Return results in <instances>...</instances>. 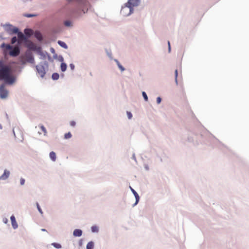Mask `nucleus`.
<instances>
[{
  "label": "nucleus",
  "instance_id": "nucleus-14",
  "mask_svg": "<svg viewBox=\"0 0 249 249\" xmlns=\"http://www.w3.org/2000/svg\"><path fill=\"white\" fill-rule=\"evenodd\" d=\"M90 230L92 233H98L99 231V227L96 225L92 226Z\"/></svg>",
  "mask_w": 249,
  "mask_h": 249
},
{
  "label": "nucleus",
  "instance_id": "nucleus-22",
  "mask_svg": "<svg viewBox=\"0 0 249 249\" xmlns=\"http://www.w3.org/2000/svg\"><path fill=\"white\" fill-rule=\"evenodd\" d=\"M36 206L37 209L38 211L39 212V213L41 214H43V211L38 202H36Z\"/></svg>",
  "mask_w": 249,
  "mask_h": 249
},
{
  "label": "nucleus",
  "instance_id": "nucleus-30",
  "mask_svg": "<svg viewBox=\"0 0 249 249\" xmlns=\"http://www.w3.org/2000/svg\"><path fill=\"white\" fill-rule=\"evenodd\" d=\"M17 41V38L16 36H14V37H12V38L11 39V43L12 44H13L15 43Z\"/></svg>",
  "mask_w": 249,
  "mask_h": 249
},
{
  "label": "nucleus",
  "instance_id": "nucleus-3",
  "mask_svg": "<svg viewBox=\"0 0 249 249\" xmlns=\"http://www.w3.org/2000/svg\"><path fill=\"white\" fill-rule=\"evenodd\" d=\"M11 68L9 66H5L0 69V78H10L9 77Z\"/></svg>",
  "mask_w": 249,
  "mask_h": 249
},
{
  "label": "nucleus",
  "instance_id": "nucleus-13",
  "mask_svg": "<svg viewBox=\"0 0 249 249\" xmlns=\"http://www.w3.org/2000/svg\"><path fill=\"white\" fill-rule=\"evenodd\" d=\"M94 242L92 241H90L87 243L86 246V249H94Z\"/></svg>",
  "mask_w": 249,
  "mask_h": 249
},
{
  "label": "nucleus",
  "instance_id": "nucleus-18",
  "mask_svg": "<svg viewBox=\"0 0 249 249\" xmlns=\"http://www.w3.org/2000/svg\"><path fill=\"white\" fill-rule=\"evenodd\" d=\"M58 43L62 47H63V48H64L65 49H67L68 48V46H67V44L64 42H63V41H60V40H59L58 41Z\"/></svg>",
  "mask_w": 249,
  "mask_h": 249
},
{
  "label": "nucleus",
  "instance_id": "nucleus-21",
  "mask_svg": "<svg viewBox=\"0 0 249 249\" xmlns=\"http://www.w3.org/2000/svg\"><path fill=\"white\" fill-rule=\"evenodd\" d=\"M72 134L70 132H69L68 133H66L64 134V139H69L71 138Z\"/></svg>",
  "mask_w": 249,
  "mask_h": 249
},
{
  "label": "nucleus",
  "instance_id": "nucleus-42",
  "mask_svg": "<svg viewBox=\"0 0 249 249\" xmlns=\"http://www.w3.org/2000/svg\"><path fill=\"white\" fill-rule=\"evenodd\" d=\"M178 70H176L175 71V76L176 78H177L178 77Z\"/></svg>",
  "mask_w": 249,
  "mask_h": 249
},
{
  "label": "nucleus",
  "instance_id": "nucleus-40",
  "mask_svg": "<svg viewBox=\"0 0 249 249\" xmlns=\"http://www.w3.org/2000/svg\"><path fill=\"white\" fill-rule=\"evenodd\" d=\"M132 159L133 160H134L135 161H137L136 160V157H135V155L134 153H133V155H132Z\"/></svg>",
  "mask_w": 249,
  "mask_h": 249
},
{
  "label": "nucleus",
  "instance_id": "nucleus-44",
  "mask_svg": "<svg viewBox=\"0 0 249 249\" xmlns=\"http://www.w3.org/2000/svg\"><path fill=\"white\" fill-rule=\"evenodd\" d=\"M178 79H175V82H176V84L177 85H178Z\"/></svg>",
  "mask_w": 249,
  "mask_h": 249
},
{
  "label": "nucleus",
  "instance_id": "nucleus-47",
  "mask_svg": "<svg viewBox=\"0 0 249 249\" xmlns=\"http://www.w3.org/2000/svg\"><path fill=\"white\" fill-rule=\"evenodd\" d=\"M71 69H73V68H74V65H73L72 64H71Z\"/></svg>",
  "mask_w": 249,
  "mask_h": 249
},
{
  "label": "nucleus",
  "instance_id": "nucleus-32",
  "mask_svg": "<svg viewBox=\"0 0 249 249\" xmlns=\"http://www.w3.org/2000/svg\"><path fill=\"white\" fill-rule=\"evenodd\" d=\"M24 16L26 17H27V18H31V17H35V16H36V15H33V14H26L24 15Z\"/></svg>",
  "mask_w": 249,
  "mask_h": 249
},
{
  "label": "nucleus",
  "instance_id": "nucleus-26",
  "mask_svg": "<svg viewBox=\"0 0 249 249\" xmlns=\"http://www.w3.org/2000/svg\"><path fill=\"white\" fill-rule=\"evenodd\" d=\"M40 129L44 133V135H45L47 133V130L45 127L43 125H41L40 126Z\"/></svg>",
  "mask_w": 249,
  "mask_h": 249
},
{
  "label": "nucleus",
  "instance_id": "nucleus-5",
  "mask_svg": "<svg viewBox=\"0 0 249 249\" xmlns=\"http://www.w3.org/2000/svg\"><path fill=\"white\" fill-rule=\"evenodd\" d=\"M8 90L3 85H0V98L6 99L8 95Z\"/></svg>",
  "mask_w": 249,
  "mask_h": 249
},
{
  "label": "nucleus",
  "instance_id": "nucleus-46",
  "mask_svg": "<svg viewBox=\"0 0 249 249\" xmlns=\"http://www.w3.org/2000/svg\"><path fill=\"white\" fill-rule=\"evenodd\" d=\"M41 231H47V230L45 229H41Z\"/></svg>",
  "mask_w": 249,
  "mask_h": 249
},
{
  "label": "nucleus",
  "instance_id": "nucleus-38",
  "mask_svg": "<svg viewBox=\"0 0 249 249\" xmlns=\"http://www.w3.org/2000/svg\"><path fill=\"white\" fill-rule=\"evenodd\" d=\"M2 221H3V222L4 223H5V224H7V223H8V219H7V218H5H5H3Z\"/></svg>",
  "mask_w": 249,
  "mask_h": 249
},
{
  "label": "nucleus",
  "instance_id": "nucleus-16",
  "mask_svg": "<svg viewBox=\"0 0 249 249\" xmlns=\"http://www.w3.org/2000/svg\"><path fill=\"white\" fill-rule=\"evenodd\" d=\"M18 42H21L25 39L24 35L21 32H18Z\"/></svg>",
  "mask_w": 249,
  "mask_h": 249
},
{
  "label": "nucleus",
  "instance_id": "nucleus-6",
  "mask_svg": "<svg viewBox=\"0 0 249 249\" xmlns=\"http://www.w3.org/2000/svg\"><path fill=\"white\" fill-rule=\"evenodd\" d=\"M5 31L10 34H16L18 32V29L11 25H6L5 26Z\"/></svg>",
  "mask_w": 249,
  "mask_h": 249
},
{
  "label": "nucleus",
  "instance_id": "nucleus-35",
  "mask_svg": "<svg viewBox=\"0 0 249 249\" xmlns=\"http://www.w3.org/2000/svg\"><path fill=\"white\" fill-rule=\"evenodd\" d=\"M59 74L57 73H54L52 75V78H58Z\"/></svg>",
  "mask_w": 249,
  "mask_h": 249
},
{
  "label": "nucleus",
  "instance_id": "nucleus-31",
  "mask_svg": "<svg viewBox=\"0 0 249 249\" xmlns=\"http://www.w3.org/2000/svg\"><path fill=\"white\" fill-rule=\"evenodd\" d=\"M194 140V138L191 136H188L187 138V141L190 142H193Z\"/></svg>",
  "mask_w": 249,
  "mask_h": 249
},
{
  "label": "nucleus",
  "instance_id": "nucleus-36",
  "mask_svg": "<svg viewBox=\"0 0 249 249\" xmlns=\"http://www.w3.org/2000/svg\"><path fill=\"white\" fill-rule=\"evenodd\" d=\"M144 168L146 171H148L149 170V166L147 164H144Z\"/></svg>",
  "mask_w": 249,
  "mask_h": 249
},
{
  "label": "nucleus",
  "instance_id": "nucleus-1",
  "mask_svg": "<svg viewBox=\"0 0 249 249\" xmlns=\"http://www.w3.org/2000/svg\"><path fill=\"white\" fill-rule=\"evenodd\" d=\"M140 2V0H128V6L126 5L122 8L121 12L124 15H129L132 12V8L134 6H137Z\"/></svg>",
  "mask_w": 249,
  "mask_h": 249
},
{
  "label": "nucleus",
  "instance_id": "nucleus-49",
  "mask_svg": "<svg viewBox=\"0 0 249 249\" xmlns=\"http://www.w3.org/2000/svg\"><path fill=\"white\" fill-rule=\"evenodd\" d=\"M2 125L0 124V129H2Z\"/></svg>",
  "mask_w": 249,
  "mask_h": 249
},
{
  "label": "nucleus",
  "instance_id": "nucleus-50",
  "mask_svg": "<svg viewBox=\"0 0 249 249\" xmlns=\"http://www.w3.org/2000/svg\"><path fill=\"white\" fill-rule=\"evenodd\" d=\"M13 133H14V135L15 136V133L14 130H13Z\"/></svg>",
  "mask_w": 249,
  "mask_h": 249
},
{
  "label": "nucleus",
  "instance_id": "nucleus-8",
  "mask_svg": "<svg viewBox=\"0 0 249 249\" xmlns=\"http://www.w3.org/2000/svg\"><path fill=\"white\" fill-rule=\"evenodd\" d=\"M36 70L39 75L40 77H43L45 74V71L43 66L42 65H38L36 66Z\"/></svg>",
  "mask_w": 249,
  "mask_h": 249
},
{
  "label": "nucleus",
  "instance_id": "nucleus-48",
  "mask_svg": "<svg viewBox=\"0 0 249 249\" xmlns=\"http://www.w3.org/2000/svg\"><path fill=\"white\" fill-rule=\"evenodd\" d=\"M53 80V81H54L55 80H58V79H56V78H55V79H52Z\"/></svg>",
  "mask_w": 249,
  "mask_h": 249
},
{
  "label": "nucleus",
  "instance_id": "nucleus-4",
  "mask_svg": "<svg viewBox=\"0 0 249 249\" xmlns=\"http://www.w3.org/2000/svg\"><path fill=\"white\" fill-rule=\"evenodd\" d=\"M17 80V79H0V81L2 82L0 85L4 87L7 86H12L16 83Z\"/></svg>",
  "mask_w": 249,
  "mask_h": 249
},
{
  "label": "nucleus",
  "instance_id": "nucleus-17",
  "mask_svg": "<svg viewBox=\"0 0 249 249\" xmlns=\"http://www.w3.org/2000/svg\"><path fill=\"white\" fill-rule=\"evenodd\" d=\"M51 245L56 249H60L62 248L61 245L60 243L56 242L52 243Z\"/></svg>",
  "mask_w": 249,
  "mask_h": 249
},
{
  "label": "nucleus",
  "instance_id": "nucleus-19",
  "mask_svg": "<svg viewBox=\"0 0 249 249\" xmlns=\"http://www.w3.org/2000/svg\"><path fill=\"white\" fill-rule=\"evenodd\" d=\"M35 36L39 40H41L42 39V35L39 32H36Z\"/></svg>",
  "mask_w": 249,
  "mask_h": 249
},
{
  "label": "nucleus",
  "instance_id": "nucleus-33",
  "mask_svg": "<svg viewBox=\"0 0 249 249\" xmlns=\"http://www.w3.org/2000/svg\"><path fill=\"white\" fill-rule=\"evenodd\" d=\"M76 125V122L74 121H71L70 122V125L71 126H75Z\"/></svg>",
  "mask_w": 249,
  "mask_h": 249
},
{
  "label": "nucleus",
  "instance_id": "nucleus-15",
  "mask_svg": "<svg viewBox=\"0 0 249 249\" xmlns=\"http://www.w3.org/2000/svg\"><path fill=\"white\" fill-rule=\"evenodd\" d=\"M49 157H50V159L52 161H55L56 160V154L54 152H53V151L50 152L49 153Z\"/></svg>",
  "mask_w": 249,
  "mask_h": 249
},
{
  "label": "nucleus",
  "instance_id": "nucleus-9",
  "mask_svg": "<svg viewBox=\"0 0 249 249\" xmlns=\"http://www.w3.org/2000/svg\"><path fill=\"white\" fill-rule=\"evenodd\" d=\"M10 220L11 221V224H12L13 228L14 230L17 229L18 227V224L17 222L16 217L13 214H12L11 216Z\"/></svg>",
  "mask_w": 249,
  "mask_h": 249
},
{
  "label": "nucleus",
  "instance_id": "nucleus-29",
  "mask_svg": "<svg viewBox=\"0 0 249 249\" xmlns=\"http://www.w3.org/2000/svg\"><path fill=\"white\" fill-rule=\"evenodd\" d=\"M25 180L24 178H21L20 179V184L21 185H23L25 184Z\"/></svg>",
  "mask_w": 249,
  "mask_h": 249
},
{
  "label": "nucleus",
  "instance_id": "nucleus-37",
  "mask_svg": "<svg viewBox=\"0 0 249 249\" xmlns=\"http://www.w3.org/2000/svg\"><path fill=\"white\" fill-rule=\"evenodd\" d=\"M117 64H118V66L119 68L122 71H124V68L122 67V66H121L118 61H117Z\"/></svg>",
  "mask_w": 249,
  "mask_h": 249
},
{
  "label": "nucleus",
  "instance_id": "nucleus-45",
  "mask_svg": "<svg viewBox=\"0 0 249 249\" xmlns=\"http://www.w3.org/2000/svg\"><path fill=\"white\" fill-rule=\"evenodd\" d=\"M5 116H6V119L7 120H8L9 119V117H8V115L7 113H5Z\"/></svg>",
  "mask_w": 249,
  "mask_h": 249
},
{
  "label": "nucleus",
  "instance_id": "nucleus-39",
  "mask_svg": "<svg viewBox=\"0 0 249 249\" xmlns=\"http://www.w3.org/2000/svg\"><path fill=\"white\" fill-rule=\"evenodd\" d=\"M82 243H83V240L82 239H81L79 241V246H81L82 245Z\"/></svg>",
  "mask_w": 249,
  "mask_h": 249
},
{
  "label": "nucleus",
  "instance_id": "nucleus-27",
  "mask_svg": "<svg viewBox=\"0 0 249 249\" xmlns=\"http://www.w3.org/2000/svg\"><path fill=\"white\" fill-rule=\"evenodd\" d=\"M161 101H162V98L160 96L157 97L156 102H157V104H160L161 102Z\"/></svg>",
  "mask_w": 249,
  "mask_h": 249
},
{
  "label": "nucleus",
  "instance_id": "nucleus-24",
  "mask_svg": "<svg viewBox=\"0 0 249 249\" xmlns=\"http://www.w3.org/2000/svg\"><path fill=\"white\" fill-rule=\"evenodd\" d=\"M67 69V65L64 63H62L61 64V69L62 71H66Z\"/></svg>",
  "mask_w": 249,
  "mask_h": 249
},
{
  "label": "nucleus",
  "instance_id": "nucleus-10",
  "mask_svg": "<svg viewBox=\"0 0 249 249\" xmlns=\"http://www.w3.org/2000/svg\"><path fill=\"white\" fill-rule=\"evenodd\" d=\"M10 174V171L7 169H5L2 175L0 176V179L6 180L9 178Z\"/></svg>",
  "mask_w": 249,
  "mask_h": 249
},
{
  "label": "nucleus",
  "instance_id": "nucleus-12",
  "mask_svg": "<svg viewBox=\"0 0 249 249\" xmlns=\"http://www.w3.org/2000/svg\"><path fill=\"white\" fill-rule=\"evenodd\" d=\"M153 150L155 152L156 157L159 159L160 162H162L163 161L162 159V154L163 153V152L162 151H161V152L158 151L157 149H153Z\"/></svg>",
  "mask_w": 249,
  "mask_h": 249
},
{
  "label": "nucleus",
  "instance_id": "nucleus-7",
  "mask_svg": "<svg viewBox=\"0 0 249 249\" xmlns=\"http://www.w3.org/2000/svg\"><path fill=\"white\" fill-rule=\"evenodd\" d=\"M129 188L134 196L135 198V202L132 205V207H134L139 203L140 197L138 193L131 186H129Z\"/></svg>",
  "mask_w": 249,
  "mask_h": 249
},
{
  "label": "nucleus",
  "instance_id": "nucleus-43",
  "mask_svg": "<svg viewBox=\"0 0 249 249\" xmlns=\"http://www.w3.org/2000/svg\"><path fill=\"white\" fill-rule=\"evenodd\" d=\"M44 79V81H43L42 82H43V83H45V84H46V83H47V82H48V80H50V79H47V78H45V79Z\"/></svg>",
  "mask_w": 249,
  "mask_h": 249
},
{
  "label": "nucleus",
  "instance_id": "nucleus-25",
  "mask_svg": "<svg viewBox=\"0 0 249 249\" xmlns=\"http://www.w3.org/2000/svg\"><path fill=\"white\" fill-rule=\"evenodd\" d=\"M126 114H127V118L128 119L130 120V119H132V118L133 117V115H132V113L130 111H127Z\"/></svg>",
  "mask_w": 249,
  "mask_h": 249
},
{
  "label": "nucleus",
  "instance_id": "nucleus-28",
  "mask_svg": "<svg viewBox=\"0 0 249 249\" xmlns=\"http://www.w3.org/2000/svg\"><path fill=\"white\" fill-rule=\"evenodd\" d=\"M64 24L66 26H70L71 25V22L69 20H67L64 22Z\"/></svg>",
  "mask_w": 249,
  "mask_h": 249
},
{
  "label": "nucleus",
  "instance_id": "nucleus-41",
  "mask_svg": "<svg viewBox=\"0 0 249 249\" xmlns=\"http://www.w3.org/2000/svg\"><path fill=\"white\" fill-rule=\"evenodd\" d=\"M168 45L169 52H170V51H171V46H170V42L169 41H168Z\"/></svg>",
  "mask_w": 249,
  "mask_h": 249
},
{
  "label": "nucleus",
  "instance_id": "nucleus-20",
  "mask_svg": "<svg viewBox=\"0 0 249 249\" xmlns=\"http://www.w3.org/2000/svg\"><path fill=\"white\" fill-rule=\"evenodd\" d=\"M142 97L143 98L145 102L148 101V96H147V95L145 91H142Z\"/></svg>",
  "mask_w": 249,
  "mask_h": 249
},
{
  "label": "nucleus",
  "instance_id": "nucleus-34",
  "mask_svg": "<svg viewBox=\"0 0 249 249\" xmlns=\"http://www.w3.org/2000/svg\"><path fill=\"white\" fill-rule=\"evenodd\" d=\"M209 135H210V137L215 139L216 141H217L219 143H221V142L219 141V140H218L216 138H215L213 134H212L211 133H210Z\"/></svg>",
  "mask_w": 249,
  "mask_h": 249
},
{
  "label": "nucleus",
  "instance_id": "nucleus-23",
  "mask_svg": "<svg viewBox=\"0 0 249 249\" xmlns=\"http://www.w3.org/2000/svg\"><path fill=\"white\" fill-rule=\"evenodd\" d=\"M24 33L26 35L30 36L32 34L33 31L31 29H26L24 30Z\"/></svg>",
  "mask_w": 249,
  "mask_h": 249
},
{
  "label": "nucleus",
  "instance_id": "nucleus-11",
  "mask_svg": "<svg viewBox=\"0 0 249 249\" xmlns=\"http://www.w3.org/2000/svg\"><path fill=\"white\" fill-rule=\"evenodd\" d=\"M83 231L80 229H76L73 231V236L74 237H79L82 235Z\"/></svg>",
  "mask_w": 249,
  "mask_h": 249
},
{
  "label": "nucleus",
  "instance_id": "nucleus-2",
  "mask_svg": "<svg viewBox=\"0 0 249 249\" xmlns=\"http://www.w3.org/2000/svg\"><path fill=\"white\" fill-rule=\"evenodd\" d=\"M0 47L4 49V51L11 50L9 52V55L11 56H17L20 53V49L19 47L18 46H15L13 48V47L10 45L6 44L5 43H3L1 45Z\"/></svg>",
  "mask_w": 249,
  "mask_h": 249
}]
</instances>
